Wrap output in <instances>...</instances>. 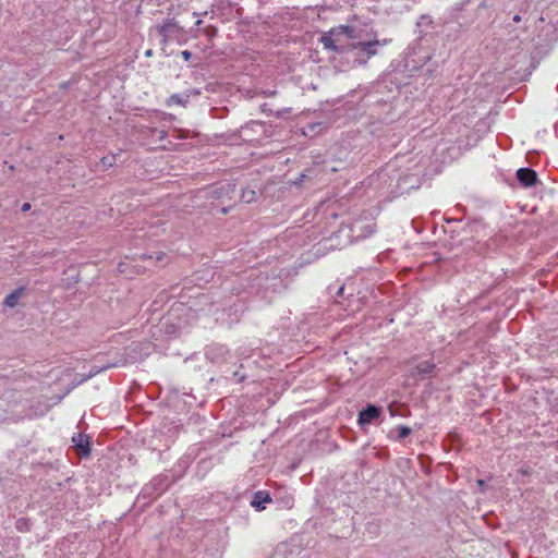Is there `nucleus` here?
I'll use <instances>...</instances> for the list:
<instances>
[{
  "mask_svg": "<svg viewBox=\"0 0 558 558\" xmlns=\"http://www.w3.org/2000/svg\"><path fill=\"white\" fill-rule=\"evenodd\" d=\"M328 253L327 247L323 250H317L314 252L313 250L307 251L306 253H300L299 257L294 262H290V259L294 258L296 252L290 255L289 258H283L280 263L283 265L280 272L286 271L288 275L291 270H295L298 267H302L304 265L311 264L315 262L320 256H324ZM281 276V274H279Z\"/></svg>",
  "mask_w": 558,
  "mask_h": 558,
  "instance_id": "nucleus-1",
  "label": "nucleus"
},
{
  "mask_svg": "<svg viewBox=\"0 0 558 558\" xmlns=\"http://www.w3.org/2000/svg\"><path fill=\"white\" fill-rule=\"evenodd\" d=\"M342 37L354 38L353 29L348 26H338L322 36L320 40L325 48L336 50L337 44H343Z\"/></svg>",
  "mask_w": 558,
  "mask_h": 558,
  "instance_id": "nucleus-2",
  "label": "nucleus"
},
{
  "mask_svg": "<svg viewBox=\"0 0 558 558\" xmlns=\"http://www.w3.org/2000/svg\"><path fill=\"white\" fill-rule=\"evenodd\" d=\"M133 247L136 248V252L133 253L131 262H137L136 257H138V259H141L144 263V265H140V264L134 265V267L137 268V270H140L141 268L145 269L147 266L154 265L156 262L161 260V258H162V254L158 251L148 252L147 251L148 246H133ZM125 258H126V260L130 259L129 256H126Z\"/></svg>",
  "mask_w": 558,
  "mask_h": 558,
  "instance_id": "nucleus-3",
  "label": "nucleus"
},
{
  "mask_svg": "<svg viewBox=\"0 0 558 558\" xmlns=\"http://www.w3.org/2000/svg\"><path fill=\"white\" fill-rule=\"evenodd\" d=\"M380 414V408H378L375 404H367L366 408H364L359 413L357 423L361 426H365L369 423H372L375 418H377Z\"/></svg>",
  "mask_w": 558,
  "mask_h": 558,
  "instance_id": "nucleus-4",
  "label": "nucleus"
},
{
  "mask_svg": "<svg viewBox=\"0 0 558 558\" xmlns=\"http://www.w3.org/2000/svg\"><path fill=\"white\" fill-rule=\"evenodd\" d=\"M517 178L523 186H533L537 181V174L534 170L529 168H520L517 171Z\"/></svg>",
  "mask_w": 558,
  "mask_h": 558,
  "instance_id": "nucleus-5",
  "label": "nucleus"
},
{
  "mask_svg": "<svg viewBox=\"0 0 558 558\" xmlns=\"http://www.w3.org/2000/svg\"><path fill=\"white\" fill-rule=\"evenodd\" d=\"M26 288L25 287H19L14 291H12L10 294L5 296L3 300L4 307L8 308H14L19 305L21 299L25 295Z\"/></svg>",
  "mask_w": 558,
  "mask_h": 558,
  "instance_id": "nucleus-6",
  "label": "nucleus"
},
{
  "mask_svg": "<svg viewBox=\"0 0 558 558\" xmlns=\"http://www.w3.org/2000/svg\"><path fill=\"white\" fill-rule=\"evenodd\" d=\"M72 441L74 442L75 447L77 448V450L81 451V453L83 456L89 454V451H90L89 439L87 436L82 435V434L74 435L72 437Z\"/></svg>",
  "mask_w": 558,
  "mask_h": 558,
  "instance_id": "nucleus-7",
  "label": "nucleus"
},
{
  "mask_svg": "<svg viewBox=\"0 0 558 558\" xmlns=\"http://www.w3.org/2000/svg\"><path fill=\"white\" fill-rule=\"evenodd\" d=\"M271 498L268 493L259 490L254 494V497L251 501L252 507L256 508L257 510H264L265 505L270 502Z\"/></svg>",
  "mask_w": 558,
  "mask_h": 558,
  "instance_id": "nucleus-8",
  "label": "nucleus"
},
{
  "mask_svg": "<svg viewBox=\"0 0 558 558\" xmlns=\"http://www.w3.org/2000/svg\"><path fill=\"white\" fill-rule=\"evenodd\" d=\"M434 368H435L434 363L425 361V362L420 363L415 367V373L421 377H425V376H428L429 374H432Z\"/></svg>",
  "mask_w": 558,
  "mask_h": 558,
  "instance_id": "nucleus-9",
  "label": "nucleus"
},
{
  "mask_svg": "<svg viewBox=\"0 0 558 558\" xmlns=\"http://www.w3.org/2000/svg\"><path fill=\"white\" fill-rule=\"evenodd\" d=\"M376 45H379V41H373V43H361L359 44L356 47L361 48L362 50H364L368 57L371 56H374L376 53V51L373 49L374 46Z\"/></svg>",
  "mask_w": 558,
  "mask_h": 558,
  "instance_id": "nucleus-10",
  "label": "nucleus"
},
{
  "mask_svg": "<svg viewBox=\"0 0 558 558\" xmlns=\"http://www.w3.org/2000/svg\"><path fill=\"white\" fill-rule=\"evenodd\" d=\"M411 433V428L404 425L398 427V438L403 439L408 437Z\"/></svg>",
  "mask_w": 558,
  "mask_h": 558,
  "instance_id": "nucleus-11",
  "label": "nucleus"
},
{
  "mask_svg": "<svg viewBox=\"0 0 558 558\" xmlns=\"http://www.w3.org/2000/svg\"><path fill=\"white\" fill-rule=\"evenodd\" d=\"M242 198L245 203H251L255 199V192L254 191H246L243 193Z\"/></svg>",
  "mask_w": 558,
  "mask_h": 558,
  "instance_id": "nucleus-12",
  "label": "nucleus"
},
{
  "mask_svg": "<svg viewBox=\"0 0 558 558\" xmlns=\"http://www.w3.org/2000/svg\"><path fill=\"white\" fill-rule=\"evenodd\" d=\"M112 366H116V364H112ZM109 367H111V364H108V365H105V366H102V367L96 368L95 371H90V373H89V377H92V376H94V375H97V374H98V373H100L101 371L107 369V368H109Z\"/></svg>",
  "mask_w": 558,
  "mask_h": 558,
  "instance_id": "nucleus-13",
  "label": "nucleus"
},
{
  "mask_svg": "<svg viewBox=\"0 0 558 558\" xmlns=\"http://www.w3.org/2000/svg\"><path fill=\"white\" fill-rule=\"evenodd\" d=\"M128 266H129V263H128L126 260H125V262H121V263L119 264V270H120V272H125V271H126Z\"/></svg>",
  "mask_w": 558,
  "mask_h": 558,
  "instance_id": "nucleus-14",
  "label": "nucleus"
},
{
  "mask_svg": "<svg viewBox=\"0 0 558 558\" xmlns=\"http://www.w3.org/2000/svg\"><path fill=\"white\" fill-rule=\"evenodd\" d=\"M182 57L184 58V60H189L191 58V52H189L187 50H184L182 52Z\"/></svg>",
  "mask_w": 558,
  "mask_h": 558,
  "instance_id": "nucleus-15",
  "label": "nucleus"
},
{
  "mask_svg": "<svg viewBox=\"0 0 558 558\" xmlns=\"http://www.w3.org/2000/svg\"><path fill=\"white\" fill-rule=\"evenodd\" d=\"M29 209H31V204H29V203H25V204H23V206H22V210H23V211H27V210H29Z\"/></svg>",
  "mask_w": 558,
  "mask_h": 558,
  "instance_id": "nucleus-16",
  "label": "nucleus"
},
{
  "mask_svg": "<svg viewBox=\"0 0 558 558\" xmlns=\"http://www.w3.org/2000/svg\"><path fill=\"white\" fill-rule=\"evenodd\" d=\"M170 99L173 102L181 104V100H180V98L178 96H172Z\"/></svg>",
  "mask_w": 558,
  "mask_h": 558,
  "instance_id": "nucleus-17",
  "label": "nucleus"
},
{
  "mask_svg": "<svg viewBox=\"0 0 558 558\" xmlns=\"http://www.w3.org/2000/svg\"><path fill=\"white\" fill-rule=\"evenodd\" d=\"M343 290H344V287H343V286H342V287H340V288L338 289L337 295H341V294L343 293Z\"/></svg>",
  "mask_w": 558,
  "mask_h": 558,
  "instance_id": "nucleus-18",
  "label": "nucleus"
},
{
  "mask_svg": "<svg viewBox=\"0 0 558 558\" xmlns=\"http://www.w3.org/2000/svg\"><path fill=\"white\" fill-rule=\"evenodd\" d=\"M513 21H514V22H520V21H521L520 15H514V16H513Z\"/></svg>",
  "mask_w": 558,
  "mask_h": 558,
  "instance_id": "nucleus-19",
  "label": "nucleus"
},
{
  "mask_svg": "<svg viewBox=\"0 0 558 558\" xmlns=\"http://www.w3.org/2000/svg\"><path fill=\"white\" fill-rule=\"evenodd\" d=\"M286 506L287 507H291V500L290 499H287V501H284Z\"/></svg>",
  "mask_w": 558,
  "mask_h": 558,
  "instance_id": "nucleus-20",
  "label": "nucleus"
},
{
  "mask_svg": "<svg viewBox=\"0 0 558 558\" xmlns=\"http://www.w3.org/2000/svg\"><path fill=\"white\" fill-rule=\"evenodd\" d=\"M487 518H488V514H487V513L483 514V519H484L485 521L487 520Z\"/></svg>",
  "mask_w": 558,
  "mask_h": 558,
  "instance_id": "nucleus-21",
  "label": "nucleus"
}]
</instances>
